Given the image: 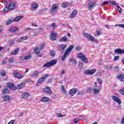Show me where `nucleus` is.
Here are the masks:
<instances>
[{
    "instance_id": "nucleus-1",
    "label": "nucleus",
    "mask_w": 124,
    "mask_h": 124,
    "mask_svg": "<svg viewBox=\"0 0 124 124\" xmlns=\"http://www.w3.org/2000/svg\"><path fill=\"white\" fill-rule=\"evenodd\" d=\"M74 48V46L71 45L69 47H68L66 49L65 52L63 54V55L62 57V61L63 62L65 61V59H66V57H68L69 56V54L71 53L72 49Z\"/></svg>"
},
{
    "instance_id": "nucleus-2",
    "label": "nucleus",
    "mask_w": 124,
    "mask_h": 124,
    "mask_svg": "<svg viewBox=\"0 0 124 124\" xmlns=\"http://www.w3.org/2000/svg\"><path fill=\"white\" fill-rule=\"evenodd\" d=\"M78 58L81 60L83 62L85 63H88V58L85 56V55L83 54L82 53L80 52L78 54Z\"/></svg>"
},
{
    "instance_id": "nucleus-3",
    "label": "nucleus",
    "mask_w": 124,
    "mask_h": 124,
    "mask_svg": "<svg viewBox=\"0 0 124 124\" xmlns=\"http://www.w3.org/2000/svg\"><path fill=\"white\" fill-rule=\"evenodd\" d=\"M56 64H57V60H53L45 64L43 67H50V66H52L53 65H55Z\"/></svg>"
},
{
    "instance_id": "nucleus-4",
    "label": "nucleus",
    "mask_w": 124,
    "mask_h": 124,
    "mask_svg": "<svg viewBox=\"0 0 124 124\" xmlns=\"http://www.w3.org/2000/svg\"><path fill=\"white\" fill-rule=\"evenodd\" d=\"M2 98L6 103H10L11 102V96L8 95H4L2 96Z\"/></svg>"
},
{
    "instance_id": "nucleus-5",
    "label": "nucleus",
    "mask_w": 124,
    "mask_h": 124,
    "mask_svg": "<svg viewBox=\"0 0 124 124\" xmlns=\"http://www.w3.org/2000/svg\"><path fill=\"white\" fill-rule=\"evenodd\" d=\"M84 37H86V38H88V39H89V40H91L92 42H95V39H94V37H93V36H90V34H89V33H84Z\"/></svg>"
},
{
    "instance_id": "nucleus-6",
    "label": "nucleus",
    "mask_w": 124,
    "mask_h": 124,
    "mask_svg": "<svg viewBox=\"0 0 124 124\" xmlns=\"http://www.w3.org/2000/svg\"><path fill=\"white\" fill-rule=\"evenodd\" d=\"M96 72V70L92 69L91 70H87L85 71V74L88 75H93Z\"/></svg>"
},
{
    "instance_id": "nucleus-7",
    "label": "nucleus",
    "mask_w": 124,
    "mask_h": 124,
    "mask_svg": "<svg viewBox=\"0 0 124 124\" xmlns=\"http://www.w3.org/2000/svg\"><path fill=\"white\" fill-rule=\"evenodd\" d=\"M58 7H59V5H58V4H53L50 9V12L52 13H53V12H57L58 11Z\"/></svg>"
},
{
    "instance_id": "nucleus-8",
    "label": "nucleus",
    "mask_w": 124,
    "mask_h": 124,
    "mask_svg": "<svg viewBox=\"0 0 124 124\" xmlns=\"http://www.w3.org/2000/svg\"><path fill=\"white\" fill-rule=\"evenodd\" d=\"M95 6V2H90L88 4V8L89 10H92L93 8Z\"/></svg>"
},
{
    "instance_id": "nucleus-9",
    "label": "nucleus",
    "mask_w": 124,
    "mask_h": 124,
    "mask_svg": "<svg viewBox=\"0 0 124 124\" xmlns=\"http://www.w3.org/2000/svg\"><path fill=\"white\" fill-rule=\"evenodd\" d=\"M44 93H47L48 94H52V90L49 88V87H45L43 89Z\"/></svg>"
},
{
    "instance_id": "nucleus-10",
    "label": "nucleus",
    "mask_w": 124,
    "mask_h": 124,
    "mask_svg": "<svg viewBox=\"0 0 124 124\" xmlns=\"http://www.w3.org/2000/svg\"><path fill=\"white\" fill-rule=\"evenodd\" d=\"M19 30V28L18 27L15 26V27H10L8 31H10V32H16V31H18Z\"/></svg>"
},
{
    "instance_id": "nucleus-11",
    "label": "nucleus",
    "mask_w": 124,
    "mask_h": 124,
    "mask_svg": "<svg viewBox=\"0 0 124 124\" xmlns=\"http://www.w3.org/2000/svg\"><path fill=\"white\" fill-rule=\"evenodd\" d=\"M33 52L34 54H38L37 57H42V53H40V49L38 48V47L35 48L33 50Z\"/></svg>"
},
{
    "instance_id": "nucleus-12",
    "label": "nucleus",
    "mask_w": 124,
    "mask_h": 124,
    "mask_svg": "<svg viewBox=\"0 0 124 124\" xmlns=\"http://www.w3.org/2000/svg\"><path fill=\"white\" fill-rule=\"evenodd\" d=\"M8 88L9 89H11V90H14L15 91L17 89V87H16V86L14 85V84L12 83H9L7 85Z\"/></svg>"
},
{
    "instance_id": "nucleus-13",
    "label": "nucleus",
    "mask_w": 124,
    "mask_h": 124,
    "mask_svg": "<svg viewBox=\"0 0 124 124\" xmlns=\"http://www.w3.org/2000/svg\"><path fill=\"white\" fill-rule=\"evenodd\" d=\"M14 75L16 78H17L18 79H22L24 77V76H22L21 74L18 73L17 72H15L14 73Z\"/></svg>"
},
{
    "instance_id": "nucleus-14",
    "label": "nucleus",
    "mask_w": 124,
    "mask_h": 124,
    "mask_svg": "<svg viewBox=\"0 0 124 124\" xmlns=\"http://www.w3.org/2000/svg\"><path fill=\"white\" fill-rule=\"evenodd\" d=\"M16 6V3L14 1H11L8 6L10 7L11 10L14 9L15 8V6Z\"/></svg>"
},
{
    "instance_id": "nucleus-15",
    "label": "nucleus",
    "mask_w": 124,
    "mask_h": 124,
    "mask_svg": "<svg viewBox=\"0 0 124 124\" xmlns=\"http://www.w3.org/2000/svg\"><path fill=\"white\" fill-rule=\"evenodd\" d=\"M114 52L115 54H124V49L120 48L116 49L114 50Z\"/></svg>"
},
{
    "instance_id": "nucleus-16",
    "label": "nucleus",
    "mask_w": 124,
    "mask_h": 124,
    "mask_svg": "<svg viewBox=\"0 0 124 124\" xmlns=\"http://www.w3.org/2000/svg\"><path fill=\"white\" fill-rule=\"evenodd\" d=\"M76 92H77V89L73 88L70 91L69 94L71 96H73L75 93H76Z\"/></svg>"
},
{
    "instance_id": "nucleus-17",
    "label": "nucleus",
    "mask_w": 124,
    "mask_h": 124,
    "mask_svg": "<svg viewBox=\"0 0 124 124\" xmlns=\"http://www.w3.org/2000/svg\"><path fill=\"white\" fill-rule=\"evenodd\" d=\"M19 51H20V48L19 47H17L11 53V55L12 56L16 55L18 53V52H19Z\"/></svg>"
},
{
    "instance_id": "nucleus-18",
    "label": "nucleus",
    "mask_w": 124,
    "mask_h": 124,
    "mask_svg": "<svg viewBox=\"0 0 124 124\" xmlns=\"http://www.w3.org/2000/svg\"><path fill=\"white\" fill-rule=\"evenodd\" d=\"M50 36H51L50 39L52 40V41H55L56 38H57V35L55 33L51 32L50 33Z\"/></svg>"
},
{
    "instance_id": "nucleus-19",
    "label": "nucleus",
    "mask_w": 124,
    "mask_h": 124,
    "mask_svg": "<svg viewBox=\"0 0 124 124\" xmlns=\"http://www.w3.org/2000/svg\"><path fill=\"white\" fill-rule=\"evenodd\" d=\"M24 18V16H18L17 17H16L14 20V22H19L20 20L23 19Z\"/></svg>"
},
{
    "instance_id": "nucleus-20",
    "label": "nucleus",
    "mask_w": 124,
    "mask_h": 124,
    "mask_svg": "<svg viewBox=\"0 0 124 124\" xmlns=\"http://www.w3.org/2000/svg\"><path fill=\"white\" fill-rule=\"evenodd\" d=\"M22 96L23 98H25V99H27L29 96H30V93H22Z\"/></svg>"
},
{
    "instance_id": "nucleus-21",
    "label": "nucleus",
    "mask_w": 124,
    "mask_h": 124,
    "mask_svg": "<svg viewBox=\"0 0 124 124\" xmlns=\"http://www.w3.org/2000/svg\"><path fill=\"white\" fill-rule=\"evenodd\" d=\"M117 78L121 82H124V76L123 74H120L117 76Z\"/></svg>"
},
{
    "instance_id": "nucleus-22",
    "label": "nucleus",
    "mask_w": 124,
    "mask_h": 124,
    "mask_svg": "<svg viewBox=\"0 0 124 124\" xmlns=\"http://www.w3.org/2000/svg\"><path fill=\"white\" fill-rule=\"evenodd\" d=\"M67 37L66 35H64L63 37H62L60 40V42H67Z\"/></svg>"
},
{
    "instance_id": "nucleus-23",
    "label": "nucleus",
    "mask_w": 124,
    "mask_h": 124,
    "mask_svg": "<svg viewBox=\"0 0 124 124\" xmlns=\"http://www.w3.org/2000/svg\"><path fill=\"white\" fill-rule=\"evenodd\" d=\"M10 10H11L10 8L9 7V6H8V7L6 6V7H4V9L3 10V13H4V14H6Z\"/></svg>"
},
{
    "instance_id": "nucleus-24",
    "label": "nucleus",
    "mask_w": 124,
    "mask_h": 124,
    "mask_svg": "<svg viewBox=\"0 0 124 124\" xmlns=\"http://www.w3.org/2000/svg\"><path fill=\"white\" fill-rule=\"evenodd\" d=\"M44 80H45V78H44L43 77L42 78H39L37 82L38 86L42 84V83H43V82H44Z\"/></svg>"
},
{
    "instance_id": "nucleus-25",
    "label": "nucleus",
    "mask_w": 124,
    "mask_h": 124,
    "mask_svg": "<svg viewBox=\"0 0 124 124\" xmlns=\"http://www.w3.org/2000/svg\"><path fill=\"white\" fill-rule=\"evenodd\" d=\"M93 92L94 93V94H98V93H99L100 92V88L99 89H93Z\"/></svg>"
},
{
    "instance_id": "nucleus-26",
    "label": "nucleus",
    "mask_w": 124,
    "mask_h": 124,
    "mask_svg": "<svg viewBox=\"0 0 124 124\" xmlns=\"http://www.w3.org/2000/svg\"><path fill=\"white\" fill-rule=\"evenodd\" d=\"M41 101L43 102H48L49 101V98L46 97H43L41 98Z\"/></svg>"
},
{
    "instance_id": "nucleus-27",
    "label": "nucleus",
    "mask_w": 124,
    "mask_h": 124,
    "mask_svg": "<svg viewBox=\"0 0 124 124\" xmlns=\"http://www.w3.org/2000/svg\"><path fill=\"white\" fill-rule=\"evenodd\" d=\"M39 74V72L38 71H35L31 75V77H35V76H37Z\"/></svg>"
},
{
    "instance_id": "nucleus-28",
    "label": "nucleus",
    "mask_w": 124,
    "mask_h": 124,
    "mask_svg": "<svg viewBox=\"0 0 124 124\" xmlns=\"http://www.w3.org/2000/svg\"><path fill=\"white\" fill-rule=\"evenodd\" d=\"M31 7H32V10L34 11V10L35 9V8H37V7H38V4L35 3H33L32 4Z\"/></svg>"
},
{
    "instance_id": "nucleus-29",
    "label": "nucleus",
    "mask_w": 124,
    "mask_h": 124,
    "mask_svg": "<svg viewBox=\"0 0 124 124\" xmlns=\"http://www.w3.org/2000/svg\"><path fill=\"white\" fill-rule=\"evenodd\" d=\"M25 87V83H21L19 85H17V88L19 89V90L21 89H23Z\"/></svg>"
},
{
    "instance_id": "nucleus-30",
    "label": "nucleus",
    "mask_w": 124,
    "mask_h": 124,
    "mask_svg": "<svg viewBox=\"0 0 124 124\" xmlns=\"http://www.w3.org/2000/svg\"><path fill=\"white\" fill-rule=\"evenodd\" d=\"M2 93L3 94H7L9 93V90L8 89H7V88L4 89L2 91Z\"/></svg>"
},
{
    "instance_id": "nucleus-31",
    "label": "nucleus",
    "mask_w": 124,
    "mask_h": 124,
    "mask_svg": "<svg viewBox=\"0 0 124 124\" xmlns=\"http://www.w3.org/2000/svg\"><path fill=\"white\" fill-rule=\"evenodd\" d=\"M0 74L1 76H2V77H4V76H6V72L4 70H1L0 72Z\"/></svg>"
},
{
    "instance_id": "nucleus-32",
    "label": "nucleus",
    "mask_w": 124,
    "mask_h": 124,
    "mask_svg": "<svg viewBox=\"0 0 124 124\" xmlns=\"http://www.w3.org/2000/svg\"><path fill=\"white\" fill-rule=\"evenodd\" d=\"M112 99L114 100V101H116L117 100H119L120 98L116 96H111Z\"/></svg>"
},
{
    "instance_id": "nucleus-33",
    "label": "nucleus",
    "mask_w": 124,
    "mask_h": 124,
    "mask_svg": "<svg viewBox=\"0 0 124 124\" xmlns=\"http://www.w3.org/2000/svg\"><path fill=\"white\" fill-rule=\"evenodd\" d=\"M67 46L66 45H61L60 46V48H61L62 50H64Z\"/></svg>"
},
{
    "instance_id": "nucleus-34",
    "label": "nucleus",
    "mask_w": 124,
    "mask_h": 124,
    "mask_svg": "<svg viewBox=\"0 0 124 124\" xmlns=\"http://www.w3.org/2000/svg\"><path fill=\"white\" fill-rule=\"evenodd\" d=\"M13 21L14 20H13L8 19L6 22V25H7V26H8V25H10V24H11L12 23V22H13Z\"/></svg>"
},
{
    "instance_id": "nucleus-35",
    "label": "nucleus",
    "mask_w": 124,
    "mask_h": 124,
    "mask_svg": "<svg viewBox=\"0 0 124 124\" xmlns=\"http://www.w3.org/2000/svg\"><path fill=\"white\" fill-rule=\"evenodd\" d=\"M67 6H68V3H63L62 4V7H63V8H66Z\"/></svg>"
},
{
    "instance_id": "nucleus-36",
    "label": "nucleus",
    "mask_w": 124,
    "mask_h": 124,
    "mask_svg": "<svg viewBox=\"0 0 124 124\" xmlns=\"http://www.w3.org/2000/svg\"><path fill=\"white\" fill-rule=\"evenodd\" d=\"M92 92H93V88H92L91 87H89L87 89V93H92Z\"/></svg>"
},
{
    "instance_id": "nucleus-37",
    "label": "nucleus",
    "mask_w": 124,
    "mask_h": 124,
    "mask_svg": "<svg viewBox=\"0 0 124 124\" xmlns=\"http://www.w3.org/2000/svg\"><path fill=\"white\" fill-rule=\"evenodd\" d=\"M28 36H24V37H21L20 38V40L22 41H24V40H27V39H28Z\"/></svg>"
},
{
    "instance_id": "nucleus-38",
    "label": "nucleus",
    "mask_w": 124,
    "mask_h": 124,
    "mask_svg": "<svg viewBox=\"0 0 124 124\" xmlns=\"http://www.w3.org/2000/svg\"><path fill=\"white\" fill-rule=\"evenodd\" d=\"M101 34V31H96V36H99Z\"/></svg>"
},
{
    "instance_id": "nucleus-39",
    "label": "nucleus",
    "mask_w": 124,
    "mask_h": 124,
    "mask_svg": "<svg viewBox=\"0 0 124 124\" xmlns=\"http://www.w3.org/2000/svg\"><path fill=\"white\" fill-rule=\"evenodd\" d=\"M56 116L58 118H62L63 117V115H62L61 113H57Z\"/></svg>"
},
{
    "instance_id": "nucleus-40",
    "label": "nucleus",
    "mask_w": 124,
    "mask_h": 124,
    "mask_svg": "<svg viewBox=\"0 0 124 124\" xmlns=\"http://www.w3.org/2000/svg\"><path fill=\"white\" fill-rule=\"evenodd\" d=\"M108 2H109L110 3H111V4H112L113 5H117V3L116 2V1H112L111 0H109Z\"/></svg>"
},
{
    "instance_id": "nucleus-41",
    "label": "nucleus",
    "mask_w": 124,
    "mask_h": 124,
    "mask_svg": "<svg viewBox=\"0 0 124 124\" xmlns=\"http://www.w3.org/2000/svg\"><path fill=\"white\" fill-rule=\"evenodd\" d=\"M50 54L52 57L55 56V55H56V52L54 51H50Z\"/></svg>"
},
{
    "instance_id": "nucleus-42",
    "label": "nucleus",
    "mask_w": 124,
    "mask_h": 124,
    "mask_svg": "<svg viewBox=\"0 0 124 124\" xmlns=\"http://www.w3.org/2000/svg\"><path fill=\"white\" fill-rule=\"evenodd\" d=\"M115 27H120V28L124 29V24H116Z\"/></svg>"
},
{
    "instance_id": "nucleus-43",
    "label": "nucleus",
    "mask_w": 124,
    "mask_h": 124,
    "mask_svg": "<svg viewBox=\"0 0 124 124\" xmlns=\"http://www.w3.org/2000/svg\"><path fill=\"white\" fill-rule=\"evenodd\" d=\"M72 13L75 16L77 15L78 14V11H77V10H73Z\"/></svg>"
},
{
    "instance_id": "nucleus-44",
    "label": "nucleus",
    "mask_w": 124,
    "mask_h": 124,
    "mask_svg": "<svg viewBox=\"0 0 124 124\" xmlns=\"http://www.w3.org/2000/svg\"><path fill=\"white\" fill-rule=\"evenodd\" d=\"M78 65L79 68V69L81 70V69H83V63H79Z\"/></svg>"
},
{
    "instance_id": "nucleus-45",
    "label": "nucleus",
    "mask_w": 124,
    "mask_h": 124,
    "mask_svg": "<svg viewBox=\"0 0 124 124\" xmlns=\"http://www.w3.org/2000/svg\"><path fill=\"white\" fill-rule=\"evenodd\" d=\"M62 90L64 93H66V91H65V89H64V87H63V85H62L61 87Z\"/></svg>"
},
{
    "instance_id": "nucleus-46",
    "label": "nucleus",
    "mask_w": 124,
    "mask_h": 124,
    "mask_svg": "<svg viewBox=\"0 0 124 124\" xmlns=\"http://www.w3.org/2000/svg\"><path fill=\"white\" fill-rule=\"evenodd\" d=\"M31 56L29 55L28 56H25L24 58V60H30V59H31Z\"/></svg>"
},
{
    "instance_id": "nucleus-47",
    "label": "nucleus",
    "mask_w": 124,
    "mask_h": 124,
    "mask_svg": "<svg viewBox=\"0 0 124 124\" xmlns=\"http://www.w3.org/2000/svg\"><path fill=\"white\" fill-rule=\"evenodd\" d=\"M79 121V119L76 118L74 120V122L75 123V124H77V123H78Z\"/></svg>"
},
{
    "instance_id": "nucleus-48",
    "label": "nucleus",
    "mask_w": 124,
    "mask_h": 124,
    "mask_svg": "<svg viewBox=\"0 0 124 124\" xmlns=\"http://www.w3.org/2000/svg\"><path fill=\"white\" fill-rule=\"evenodd\" d=\"M9 62H15V60L13 59H9L8 60Z\"/></svg>"
},
{
    "instance_id": "nucleus-49",
    "label": "nucleus",
    "mask_w": 124,
    "mask_h": 124,
    "mask_svg": "<svg viewBox=\"0 0 124 124\" xmlns=\"http://www.w3.org/2000/svg\"><path fill=\"white\" fill-rule=\"evenodd\" d=\"M109 1H105L103 2V5L102 6H104V5H106V4H108Z\"/></svg>"
},
{
    "instance_id": "nucleus-50",
    "label": "nucleus",
    "mask_w": 124,
    "mask_h": 124,
    "mask_svg": "<svg viewBox=\"0 0 124 124\" xmlns=\"http://www.w3.org/2000/svg\"><path fill=\"white\" fill-rule=\"evenodd\" d=\"M117 6L119 13H122V8L119 6Z\"/></svg>"
},
{
    "instance_id": "nucleus-51",
    "label": "nucleus",
    "mask_w": 124,
    "mask_h": 124,
    "mask_svg": "<svg viewBox=\"0 0 124 124\" xmlns=\"http://www.w3.org/2000/svg\"><path fill=\"white\" fill-rule=\"evenodd\" d=\"M119 59H120V56H116L114 57V61H118Z\"/></svg>"
},
{
    "instance_id": "nucleus-52",
    "label": "nucleus",
    "mask_w": 124,
    "mask_h": 124,
    "mask_svg": "<svg viewBox=\"0 0 124 124\" xmlns=\"http://www.w3.org/2000/svg\"><path fill=\"white\" fill-rule=\"evenodd\" d=\"M73 64L75 66L77 65V60L76 59H75L74 61L73 62Z\"/></svg>"
},
{
    "instance_id": "nucleus-53",
    "label": "nucleus",
    "mask_w": 124,
    "mask_h": 124,
    "mask_svg": "<svg viewBox=\"0 0 124 124\" xmlns=\"http://www.w3.org/2000/svg\"><path fill=\"white\" fill-rule=\"evenodd\" d=\"M114 71H115L116 72L119 71V66H116L114 67Z\"/></svg>"
},
{
    "instance_id": "nucleus-54",
    "label": "nucleus",
    "mask_w": 124,
    "mask_h": 124,
    "mask_svg": "<svg viewBox=\"0 0 124 124\" xmlns=\"http://www.w3.org/2000/svg\"><path fill=\"white\" fill-rule=\"evenodd\" d=\"M115 102H117V103H118L120 105V104L122 103V101H121V99H119L116 101H115Z\"/></svg>"
},
{
    "instance_id": "nucleus-55",
    "label": "nucleus",
    "mask_w": 124,
    "mask_h": 124,
    "mask_svg": "<svg viewBox=\"0 0 124 124\" xmlns=\"http://www.w3.org/2000/svg\"><path fill=\"white\" fill-rule=\"evenodd\" d=\"M74 61H75V59L73 58H71L69 60V62H73Z\"/></svg>"
},
{
    "instance_id": "nucleus-56",
    "label": "nucleus",
    "mask_w": 124,
    "mask_h": 124,
    "mask_svg": "<svg viewBox=\"0 0 124 124\" xmlns=\"http://www.w3.org/2000/svg\"><path fill=\"white\" fill-rule=\"evenodd\" d=\"M76 16H75L72 13L71 14L70 17L71 18V19H73V18H74Z\"/></svg>"
},
{
    "instance_id": "nucleus-57",
    "label": "nucleus",
    "mask_w": 124,
    "mask_h": 124,
    "mask_svg": "<svg viewBox=\"0 0 124 124\" xmlns=\"http://www.w3.org/2000/svg\"><path fill=\"white\" fill-rule=\"evenodd\" d=\"M65 73V70L64 69H63L61 71V74L62 75H63Z\"/></svg>"
},
{
    "instance_id": "nucleus-58",
    "label": "nucleus",
    "mask_w": 124,
    "mask_h": 124,
    "mask_svg": "<svg viewBox=\"0 0 124 124\" xmlns=\"http://www.w3.org/2000/svg\"><path fill=\"white\" fill-rule=\"evenodd\" d=\"M97 81H98L99 84H102V80L101 79L99 78H97Z\"/></svg>"
},
{
    "instance_id": "nucleus-59",
    "label": "nucleus",
    "mask_w": 124,
    "mask_h": 124,
    "mask_svg": "<svg viewBox=\"0 0 124 124\" xmlns=\"http://www.w3.org/2000/svg\"><path fill=\"white\" fill-rule=\"evenodd\" d=\"M14 124V120H11V121L8 123V124Z\"/></svg>"
},
{
    "instance_id": "nucleus-60",
    "label": "nucleus",
    "mask_w": 124,
    "mask_h": 124,
    "mask_svg": "<svg viewBox=\"0 0 124 124\" xmlns=\"http://www.w3.org/2000/svg\"><path fill=\"white\" fill-rule=\"evenodd\" d=\"M48 76H49V75L48 74H45L44 75V76L43 77V78H45V79H46V78H47V77H48Z\"/></svg>"
},
{
    "instance_id": "nucleus-61",
    "label": "nucleus",
    "mask_w": 124,
    "mask_h": 124,
    "mask_svg": "<svg viewBox=\"0 0 124 124\" xmlns=\"http://www.w3.org/2000/svg\"><path fill=\"white\" fill-rule=\"evenodd\" d=\"M106 69L110 70V69H112V66H107L106 67Z\"/></svg>"
},
{
    "instance_id": "nucleus-62",
    "label": "nucleus",
    "mask_w": 124,
    "mask_h": 124,
    "mask_svg": "<svg viewBox=\"0 0 124 124\" xmlns=\"http://www.w3.org/2000/svg\"><path fill=\"white\" fill-rule=\"evenodd\" d=\"M124 124V117L121 120V124Z\"/></svg>"
},
{
    "instance_id": "nucleus-63",
    "label": "nucleus",
    "mask_w": 124,
    "mask_h": 124,
    "mask_svg": "<svg viewBox=\"0 0 124 124\" xmlns=\"http://www.w3.org/2000/svg\"><path fill=\"white\" fill-rule=\"evenodd\" d=\"M51 27H52V28H56V23H53L51 24Z\"/></svg>"
},
{
    "instance_id": "nucleus-64",
    "label": "nucleus",
    "mask_w": 124,
    "mask_h": 124,
    "mask_svg": "<svg viewBox=\"0 0 124 124\" xmlns=\"http://www.w3.org/2000/svg\"><path fill=\"white\" fill-rule=\"evenodd\" d=\"M117 108H118V109H122V106H121V105L118 106H117Z\"/></svg>"
}]
</instances>
